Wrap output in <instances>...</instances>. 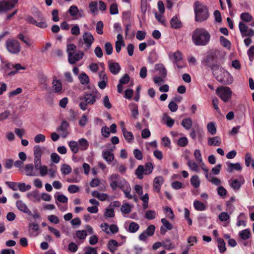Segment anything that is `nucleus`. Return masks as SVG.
<instances>
[{
  "mask_svg": "<svg viewBox=\"0 0 254 254\" xmlns=\"http://www.w3.org/2000/svg\"><path fill=\"white\" fill-rule=\"evenodd\" d=\"M192 38L195 45L204 46L209 44L211 35L205 29L199 28L193 31Z\"/></svg>",
  "mask_w": 254,
  "mask_h": 254,
  "instance_id": "obj_1",
  "label": "nucleus"
},
{
  "mask_svg": "<svg viewBox=\"0 0 254 254\" xmlns=\"http://www.w3.org/2000/svg\"><path fill=\"white\" fill-rule=\"evenodd\" d=\"M193 10L196 21L201 22L208 19L209 15L208 7L203 3L195 1L193 3Z\"/></svg>",
  "mask_w": 254,
  "mask_h": 254,
  "instance_id": "obj_2",
  "label": "nucleus"
},
{
  "mask_svg": "<svg viewBox=\"0 0 254 254\" xmlns=\"http://www.w3.org/2000/svg\"><path fill=\"white\" fill-rule=\"evenodd\" d=\"M212 69L213 75L218 81L225 84H229L232 83V76L224 69L217 65L213 66Z\"/></svg>",
  "mask_w": 254,
  "mask_h": 254,
  "instance_id": "obj_3",
  "label": "nucleus"
},
{
  "mask_svg": "<svg viewBox=\"0 0 254 254\" xmlns=\"http://www.w3.org/2000/svg\"><path fill=\"white\" fill-rule=\"evenodd\" d=\"M34 151V163L36 170H39L40 175L41 177L46 176L47 172V166L42 165L41 155L42 148L39 145H35L33 148Z\"/></svg>",
  "mask_w": 254,
  "mask_h": 254,
  "instance_id": "obj_4",
  "label": "nucleus"
},
{
  "mask_svg": "<svg viewBox=\"0 0 254 254\" xmlns=\"http://www.w3.org/2000/svg\"><path fill=\"white\" fill-rule=\"evenodd\" d=\"M98 93L97 92H92L91 93L85 94L84 97L80 98L81 102L79 107L83 111L87 109L88 105L93 104L96 100Z\"/></svg>",
  "mask_w": 254,
  "mask_h": 254,
  "instance_id": "obj_5",
  "label": "nucleus"
},
{
  "mask_svg": "<svg viewBox=\"0 0 254 254\" xmlns=\"http://www.w3.org/2000/svg\"><path fill=\"white\" fill-rule=\"evenodd\" d=\"M216 93L220 99L224 102H228L231 99L232 92L228 87H219L216 89Z\"/></svg>",
  "mask_w": 254,
  "mask_h": 254,
  "instance_id": "obj_6",
  "label": "nucleus"
},
{
  "mask_svg": "<svg viewBox=\"0 0 254 254\" xmlns=\"http://www.w3.org/2000/svg\"><path fill=\"white\" fill-rule=\"evenodd\" d=\"M109 181L112 190H116L118 188L121 189L122 185L123 184L122 183L123 181H126V180L123 178H121L118 174L114 173L109 176Z\"/></svg>",
  "mask_w": 254,
  "mask_h": 254,
  "instance_id": "obj_7",
  "label": "nucleus"
},
{
  "mask_svg": "<svg viewBox=\"0 0 254 254\" xmlns=\"http://www.w3.org/2000/svg\"><path fill=\"white\" fill-rule=\"evenodd\" d=\"M7 50L11 54H16L18 53L21 49L19 42L14 39H8L5 43Z\"/></svg>",
  "mask_w": 254,
  "mask_h": 254,
  "instance_id": "obj_8",
  "label": "nucleus"
},
{
  "mask_svg": "<svg viewBox=\"0 0 254 254\" xmlns=\"http://www.w3.org/2000/svg\"><path fill=\"white\" fill-rule=\"evenodd\" d=\"M37 170L35 168V165H33L31 163L26 164L22 169L19 170L21 173L30 177L38 176Z\"/></svg>",
  "mask_w": 254,
  "mask_h": 254,
  "instance_id": "obj_9",
  "label": "nucleus"
},
{
  "mask_svg": "<svg viewBox=\"0 0 254 254\" xmlns=\"http://www.w3.org/2000/svg\"><path fill=\"white\" fill-rule=\"evenodd\" d=\"M26 20L28 23L34 25L40 28L43 29L47 27V24L46 23V21L42 15H39L38 16V20L39 21V22L36 20L32 16L28 17L26 19Z\"/></svg>",
  "mask_w": 254,
  "mask_h": 254,
  "instance_id": "obj_10",
  "label": "nucleus"
},
{
  "mask_svg": "<svg viewBox=\"0 0 254 254\" xmlns=\"http://www.w3.org/2000/svg\"><path fill=\"white\" fill-rule=\"evenodd\" d=\"M239 28L243 37H252L254 36V30L249 28L247 24L243 22H239Z\"/></svg>",
  "mask_w": 254,
  "mask_h": 254,
  "instance_id": "obj_11",
  "label": "nucleus"
},
{
  "mask_svg": "<svg viewBox=\"0 0 254 254\" xmlns=\"http://www.w3.org/2000/svg\"><path fill=\"white\" fill-rule=\"evenodd\" d=\"M18 0H2L0 1V13L6 12L12 9L17 3Z\"/></svg>",
  "mask_w": 254,
  "mask_h": 254,
  "instance_id": "obj_12",
  "label": "nucleus"
},
{
  "mask_svg": "<svg viewBox=\"0 0 254 254\" xmlns=\"http://www.w3.org/2000/svg\"><path fill=\"white\" fill-rule=\"evenodd\" d=\"M52 89L54 93L61 94L64 92L62 82L54 77L52 82Z\"/></svg>",
  "mask_w": 254,
  "mask_h": 254,
  "instance_id": "obj_13",
  "label": "nucleus"
},
{
  "mask_svg": "<svg viewBox=\"0 0 254 254\" xmlns=\"http://www.w3.org/2000/svg\"><path fill=\"white\" fill-rule=\"evenodd\" d=\"M2 61V67L8 68H13L15 69L14 71L10 72V74L14 75V74H16L20 69H22V70L25 69V67L24 66H22L19 64H10L9 63H8L5 61Z\"/></svg>",
  "mask_w": 254,
  "mask_h": 254,
  "instance_id": "obj_14",
  "label": "nucleus"
},
{
  "mask_svg": "<svg viewBox=\"0 0 254 254\" xmlns=\"http://www.w3.org/2000/svg\"><path fill=\"white\" fill-rule=\"evenodd\" d=\"M203 135V130L197 123H195L193 125L191 129V138H201Z\"/></svg>",
  "mask_w": 254,
  "mask_h": 254,
  "instance_id": "obj_15",
  "label": "nucleus"
},
{
  "mask_svg": "<svg viewBox=\"0 0 254 254\" xmlns=\"http://www.w3.org/2000/svg\"><path fill=\"white\" fill-rule=\"evenodd\" d=\"M82 38L86 48H90L94 41L92 34L90 32H85L82 35Z\"/></svg>",
  "mask_w": 254,
  "mask_h": 254,
  "instance_id": "obj_16",
  "label": "nucleus"
},
{
  "mask_svg": "<svg viewBox=\"0 0 254 254\" xmlns=\"http://www.w3.org/2000/svg\"><path fill=\"white\" fill-rule=\"evenodd\" d=\"M83 56V53L81 51H78L76 53L73 52L72 54L70 53L68 57V61L70 64H74L76 62L81 60Z\"/></svg>",
  "mask_w": 254,
  "mask_h": 254,
  "instance_id": "obj_17",
  "label": "nucleus"
},
{
  "mask_svg": "<svg viewBox=\"0 0 254 254\" xmlns=\"http://www.w3.org/2000/svg\"><path fill=\"white\" fill-rule=\"evenodd\" d=\"M68 124L66 121H63L60 127L57 129V131L59 132L62 137L65 138L68 135Z\"/></svg>",
  "mask_w": 254,
  "mask_h": 254,
  "instance_id": "obj_18",
  "label": "nucleus"
},
{
  "mask_svg": "<svg viewBox=\"0 0 254 254\" xmlns=\"http://www.w3.org/2000/svg\"><path fill=\"white\" fill-rule=\"evenodd\" d=\"M39 226L36 223H30L28 225V233L30 237H35L39 234Z\"/></svg>",
  "mask_w": 254,
  "mask_h": 254,
  "instance_id": "obj_19",
  "label": "nucleus"
},
{
  "mask_svg": "<svg viewBox=\"0 0 254 254\" xmlns=\"http://www.w3.org/2000/svg\"><path fill=\"white\" fill-rule=\"evenodd\" d=\"M245 180L243 178H240L239 179H231L229 181V184L232 188L235 190H239L242 185L244 184Z\"/></svg>",
  "mask_w": 254,
  "mask_h": 254,
  "instance_id": "obj_20",
  "label": "nucleus"
},
{
  "mask_svg": "<svg viewBox=\"0 0 254 254\" xmlns=\"http://www.w3.org/2000/svg\"><path fill=\"white\" fill-rule=\"evenodd\" d=\"M112 151H113V149L110 151L103 150L102 152V156L108 164H110L115 159L114 154L112 153Z\"/></svg>",
  "mask_w": 254,
  "mask_h": 254,
  "instance_id": "obj_21",
  "label": "nucleus"
},
{
  "mask_svg": "<svg viewBox=\"0 0 254 254\" xmlns=\"http://www.w3.org/2000/svg\"><path fill=\"white\" fill-rule=\"evenodd\" d=\"M168 56L170 58H173L172 60L173 63L176 64L178 68H181L182 67V65H180L178 64V63L182 60V54L179 51H177L175 53H170Z\"/></svg>",
  "mask_w": 254,
  "mask_h": 254,
  "instance_id": "obj_22",
  "label": "nucleus"
},
{
  "mask_svg": "<svg viewBox=\"0 0 254 254\" xmlns=\"http://www.w3.org/2000/svg\"><path fill=\"white\" fill-rule=\"evenodd\" d=\"M164 183V179L162 176L155 177L153 180V188L154 191L159 192L160 191L161 187Z\"/></svg>",
  "mask_w": 254,
  "mask_h": 254,
  "instance_id": "obj_23",
  "label": "nucleus"
},
{
  "mask_svg": "<svg viewBox=\"0 0 254 254\" xmlns=\"http://www.w3.org/2000/svg\"><path fill=\"white\" fill-rule=\"evenodd\" d=\"M16 206L19 211L28 215H31V211L28 208L27 205L22 200H19L17 201L16 202Z\"/></svg>",
  "mask_w": 254,
  "mask_h": 254,
  "instance_id": "obj_24",
  "label": "nucleus"
},
{
  "mask_svg": "<svg viewBox=\"0 0 254 254\" xmlns=\"http://www.w3.org/2000/svg\"><path fill=\"white\" fill-rule=\"evenodd\" d=\"M122 183L123 184L122 185L121 189L124 192L126 197L128 199H132L133 196L130 193L131 188L129 184L127 181H123Z\"/></svg>",
  "mask_w": 254,
  "mask_h": 254,
  "instance_id": "obj_25",
  "label": "nucleus"
},
{
  "mask_svg": "<svg viewBox=\"0 0 254 254\" xmlns=\"http://www.w3.org/2000/svg\"><path fill=\"white\" fill-rule=\"evenodd\" d=\"M108 65L110 72L114 75L118 74L121 70V66L118 63L109 61Z\"/></svg>",
  "mask_w": 254,
  "mask_h": 254,
  "instance_id": "obj_26",
  "label": "nucleus"
},
{
  "mask_svg": "<svg viewBox=\"0 0 254 254\" xmlns=\"http://www.w3.org/2000/svg\"><path fill=\"white\" fill-rule=\"evenodd\" d=\"M27 197L31 201L36 202L41 201V196L38 191H32L26 194Z\"/></svg>",
  "mask_w": 254,
  "mask_h": 254,
  "instance_id": "obj_27",
  "label": "nucleus"
},
{
  "mask_svg": "<svg viewBox=\"0 0 254 254\" xmlns=\"http://www.w3.org/2000/svg\"><path fill=\"white\" fill-rule=\"evenodd\" d=\"M154 72H157L158 75H163V77H166L167 70L162 64H157L155 65Z\"/></svg>",
  "mask_w": 254,
  "mask_h": 254,
  "instance_id": "obj_28",
  "label": "nucleus"
},
{
  "mask_svg": "<svg viewBox=\"0 0 254 254\" xmlns=\"http://www.w3.org/2000/svg\"><path fill=\"white\" fill-rule=\"evenodd\" d=\"M170 23L171 27L173 29H179L182 27V23L177 15L171 18Z\"/></svg>",
  "mask_w": 254,
  "mask_h": 254,
  "instance_id": "obj_29",
  "label": "nucleus"
},
{
  "mask_svg": "<svg viewBox=\"0 0 254 254\" xmlns=\"http://www.w3.org/2000/svg\"><path fill=\"white\" fill-rule=\"evenodd\" d=\"M117 40L116 42V50L119 53L121 50L122 46H125V43L122 34L119 33L117 36Z\"/></svg>",
  "mask_w": 254,
  "mask_h": 254,
  "instance_id": "obj_30",
  "label": "nucleus"
},
{
  "mask_svg": "<svg viewBox=\"0 0 254 254\" xmlns=\"http://www.w3.org/2000/svg\"><path fill=\"white\" fill-rule=\"evenodd\" d=\"M227 172L229 173H232L234 170L236 171H241L242 167L239 163H232L227 162Z\"/></svg>",
  "mask_w": 254,
  "mask_h": 254,
  "instance_id": "obj_31",
  "label": "nucleus"
},
{
  "mask_svg": "<svg viewBox=\"0 0 254 254\" xmlns=\"http://www.w3.org/2000/svg\"><path fill=\"white\" fill-rule=\"evenodd\" d=\"M221 144V139L218 136L208 138V144L209 145L218 146H220Z\"/></svg>",
  "mask_w": 254,
  "mask_h": 254,
  "instance_id": "obj_32",
  "label": "nucleus"
},
{
  "mask_svg": "<svg viewBox=\"0 0 254 254\" xmlns=\"http://www.w3.org/2000/svg\"><path fill=\"white\" fill-rule=\"evenodd\" d=\"M91 195L93 197H96L100 201H102L106 200L108 197L107 194L105 193H100L96 190L92 191L91 193Z\"/></svg>",
  "mask_w": 254,
  "mask_h": 254,
  "instance_id": "obj_33",
  "label": "nucleus"
},
{
  "mask_svg": "<svg viewBox=\"0 0 254 254\" xmlns=\"http://www.w3.org/2000/svg\"><path fill=\"white\" fill-rule=\"evenodd\" d=\"M119 246H120V245L116 240H111L108 242V248L112 253H114L116 251Z\"/></svg>",
  "mask_w": 254,
  "mask_h": 254,
  "instance_id": "obj_34",
  "label": "nucleus"
},
{
  "mask_svg": "<svg viewBox=\"0 0 254 254\" xmlns=\"http://www.w3.org/2000/svg\"><path fill=\"white\" fill-rule=\"evenodd\" d=\"M239 235L242 240H247L251 237V234L250 230L247 229L239 232Z\"/></svg>",
  "mask_w": 254,
  "mask_h": 254,
  "instance_id": "obj_35",
  "label": "nucleus"
},
{
  "mask_svg": "<svg viewBox=\"0 0 254 254\" xmlns=\"http://www.w3.org/2000/svg\"><path fill=\"white\" fill-rule=\"evenodd\" d=\"M251 164L252 168L254 169V159L252 158L250 153H247L245 156V164L246 166L249 167Z\"/></svg>",
  "mask_w": 254,
  "mask_h": 254,
  "instance_id": "obj_36",
  "label": "nucleus"
},
{
  "mask_svg": "<svg viewBox=\"0 0 254 254\" xmlns=\"http://www.w3.org/2000/svg\"><path fill=\"white\" fill-rule=\"evenodd\" d=\"M218 248L220 253H223L226 250V243L222 238L217 239Z\"/></svg>",
  "mask_w": 254,
  "mask_h": 254,
  "instance_id": "obj_37",
  "label": "nucleus"
},
{
  "mask_svg": "<svg viewBox=\"0 0 254 254\" xmlns=\"http://www.w3.org/2000/svg\"><path fill=\"white\" fill-rule=\"evenodd\" d=\"M79 80L82 85H85L89 82V76L84 72H82L79 74L78 76Z\"/></svg>",
  "mask_w": 254,
  "mask_h": 254,
  "instance_id": "obj_38",
  "label": "nucleus"
},
{
  "mask_svg": "<svg viewBox=\"0 0 254 254\" xmlns=\"http://www.w3.org/2000/svg\"><path fill=\"white\" fill-rule=\"evenodd\" d=\"M205 177L209 182L215 185L218 186L221 184L220 180L211 176L210 174L209 175L208 173L205 174Z\"/></svg>",
  "mask_w": 254,
  "mask_h": 254,
  "instance_id": "obj_39",
  "label": "nucleus"
},
{
  "mask_svg": "<svg viewBox=\"0 0 254 254\" xmlns=\"http://www.w3.org/2000/svg\"><path fill=\"white\" fill-rule=\"evenodd\" d=\"M124 135V137L125 138L126 141L128 143L132 142L134 140V136L132 133L130 131L125 130V131L122 132Z\"/></svg>",
  "mask_w": 254,
  "mask_h": 254,
  "instance_id": "obj_40",
  "label": "nucleus"
},
{
  "mask_svg": "<svg viewBox=\"0 0 254 254\" xmlns=\"http://www.w3.org/2000/svg\"><path fill=\"white\" fill-rule=\"evenodd\" d=\"M78 144L80 148L82 150H85L87 149L89 146L88 141L85 138H82L78 140Z\"/></svg>",
  "mask_w": 254,
  "mask_h": 254,
  "instance_id": "obj_41",
  "label": "nucleus"
},
{
  "mask_svg": "<svg viewBox=\"0 0 254 254\" xmlns=\"http://www.w3.org/2000/svg\"><path fill=\"white\" fill-rule=\"evenodd\" d=\"M193 206L195 209L198 211H203L206 208L204 204L198 200H195L194 201Z\"/></svg>",
  "mask_w": 254,
  "mask_h": 254,
  "instance_id": "obj_42",
  "label": "nucleus"
},
{
  "mask_svg": "<svg viewBox=\"0 0 254 254\" xmlns=\"http://www.w3.org/2000/svg\"><path fill=\"white\" fill-rule=\"evenodd\" d=\"M246 219V216L244 213H241L238 217H237V225L238 227H240L242 225L245 227L246 226V223L245 220Z\"/></svg>",
  "mask_w": 254,
  "mask_h": 254,
  "instance_id": "obj_43",
  "label": "nucleus"
},
{
  "mask_svg": "<svg viewBox=\"0 0 254 254\" xmlns=\"http://www.w3.org/2000/svg\"><path fill=\"white\" fill-rule=\"evenodd\" d=\"M47 170L46 172V176L48 174L50 178H52V179L55 178L56 176V174L57 173V167H53L50 169H48V167L47 166Z\"/></svg>",
  "mask_w": 254,
  "mask_h": 254,
  "instance_id": "obj_44",
  "label": "nucleus"
},
{
  "mask_svg": "<svg viewBox=\"0 0 254 254\" xmlns=\"http://www.w3.org/2000/svg\"><path fill=\"white\" fill-rule=\"evenodd\" d=\"M72 169L71 167L67 164H63L61 166V171L64 175H67L70 174L71 172Z\"/></svg>",
  "mask_w": 254,
  "mask_h": 254,
  "instance_id": "obj_45",
  "label": "nucleus"
},
{
  "mask_svg": "<svg viewBox=\"0 0 254 254\" xmlns=\"http://www.w3.org/2000/svg\"><path fill=\"white\" fill-rule=\"evenodd\" d=\"M71 151L74 154L77 153L79 151L78 143L75 141H71L68 143Z\"/></svg>",
  "mask_w": 254,
  "mask_h": 254,
  "instance_id": "obj_46",
  "label": "nucleus"
},
{
  "mask_svg": "<svg viewBox=\"0 0 254 254\" xmlns=\"http://www.w3.org/2000/svg\"><path fill=\"white\" fill-rule=\"evenodd\" d=\"M104 216L106 219L110 218H113L115 217V211L113 208H111L109 206L107 208L104 212Z\"/></svg>",
  "mask_w": 254,
  "mask_h": 254,
  "instance_id": "obj_47",
  "label": "nucleus"
},
{
  "mask_svg": "<svg viewBox=\"0 0 254 254\" xmlns=\"http://www.w3.org/2000/svg\"><path fill=\"white\" fill-rule=\"evenodd\" d=\"M31 186L30 185H26L24 183H18V189L22 192H25L30 190Z\"/></svg>",
  "mask_w": 254,
  "mask_h": 254,
  "instance_id": "obj_48",
  "label": "nucleus"
},
{
  "mask_svg": "<svg viewBox=\"0 0 254 254\" xmlns=\"http://www.w3.org/2000/svg\"><path fill=\"white\" fill-rule=\"evenodd\" d=\"M144 174V168L142 165H139L135 170V175L139 179L143 178V174Z\"/></svg>",
  "mask_w": 254,
  "mask_h": 254,
  "instance_id": "obj_49",
  "label": "nucleus"
},
{
  "mask_svg": "<svg viewBox=\"0 0 254 254\" xmlns=\"http://www.w3.org/2000/svg\"><path fill=\"white\" fill-rule=\"evenodd\" d=\"M129 106L131 108V112L132 117L134 118H136L139 114L137 105L134 103H131L130 104Z\"/></svg>",
  "mask_w": 254,
  "mask_h": 254,
  "instance_id": "obj_50",
  "label": "nucleus"
},
{
  "mask_svg": "<svg viewBox=\"0 0 254 254\" xmlns=\"http://www.w3.org/2000/svg\"><path fill=\"white\" fill-rule=\"evenodd\" d=\"M139 228V226L137 223L132 222L129 225L128 231L130 233H134L138 230Z\"/></svg>",
  "mask_w": 254,
  "mask_h": 254,
  "instance_id": "obj_51",
  "label": "nucleus"
},
{
  "mask_svg": "<svg viewBox=\"0 0 254 254\" xmlns=\"http://www.w3.org/2000/svg\"><path fill=\"white\" fill-rule=\"evenodd\" d=\"M207 129L209 132L212 135H214L216 133V127L214 122H210L207 125Z\"/></svg>",
  "mask_w": 254,
  "mask_h": 254,
  "instance_id": "obj_52",
  "label": "nucleus"
},
{
  "mask_svg": "<svg viewBox=\"0 0 254 254\" xmlns=\"http://www.w3.org/2000/svg\"><path fill=\"white\" fill-rule=\"evenodd\" d=\"M214 59V55L212 53L209 54L203 60V62L208 66H211L213 63Z\"/></svg>",
  "mask_w": 254,
  "mask_h": 254,
  "instance_id": "obj_53",
  "label": "nucleus"
},
{
  "mask_svg": "<svg viewBox=\"0 0 254 254\" xmlns=\"http://www.w3.org/2000/svg\"><path fill=\"white\" fill-rule=\"evenodd\" d=\"M131 206L127 203H124L121 208V211L123 213L128 214L130 212Z\"/></svg>",
  "mask_w": 254,
  "mask_h": 254,
  "instance_id": "obj_54",
  "label": "nucleus"
},
{
  "mask_svg": "<svg viewBox=\"0 0 254 254\" xmlns=\"http://www.w3.org/2000/svg\"><path fill=\"white\" fill-rule=\"evenodd\" d=\"M220 41L221 45L228 49H230L231 47V42L226 38L224 37L223 36H220Z\"/></svg>",
  "mask_w": 254,
  "mask_h": 254,
  "instance_id": "obj_55",
  "label": "nucleus"
},
{
  "mask_svg": "<svg viewBox=\"0 0 254 254\" xmlns=\"http://www.w3.org/2000/svg\"><path fill=\"white\" fill-rule=\"evenodd\" d=\"M240 18L243 21L246 22H249L253 19L252 16L248 12L241 13Z\"/></svg>",
  "mask_w": 254,
  "mask_h": 254,
  "instance_id": "obj_56",
  "label": "nucleus"
},
{
  "mask_svg": "<svg viewBox=\"0 0 254 254\" xmlns=\"http://www.w3.org/2000/svg\"><path fill=\"white\" fill-rule=\"evenodd\" d=\"M163 120L165 121L167 126L169 127H172L175 122L173 119L167 115L164 116Z\"/></svg>",
  "mask_w": 254,
  "mask_h": 254,
  "instance_id": "obj_57",
  "label": "nucleus"
},
{
  "mask_svg": "<svg viewBox=\"0 0 254 254\" xmlns=\"http://www.w3.org/2000/svg\"><path fill=\"white\" fill-rule=\"evenodd\" d=\"M56 194H55L54 196L57 200L62 203H67L68 198L65 195L62 194H58V192H57Z\"/></svg>",
  "mask_w": 254,
  "mask_h": 254,
  "instance_id": "obj_58",
  "label": "nucleus"
},
{
  "mask_svg": "<svg viewBox=\"0 0 254 254\" xmlns=\"http://www.w3.org/2000/svg\"><path fill=\"white\" fill-rule=\"evenodd\" d=\"M200 184V181L197 175L191 177V185L196 189H198Z\"/></svg>",
  "mask_w": 254,
  "mask_h": 254,
  "instance_id": "obj_59",
  "label": "nucleus"
},
{
  "mask_svg": "<svg viewBox=\"0 0 254 254\" xmlns=\"http://www.w3.org/2000/svg\"><path fill=\"white\" fill-rule=\"evenodd\" d=\"M166 78V77H163V75H156L153 76V79L154 82V83L158 85H160L162 83L164 82V79Z\"/></svg>",
  "mask_w": 254,
  "mask_h": 254,
  "instance_id": "obj_60",
  "label": "nucleus"
},
{
  "mask_svg": "<svg viewBox=\"0 0 254 254\" xmlns=\"http://www.w3.org/2000/svg\"><path fill=\"white\" fill-rule=\"evenodd\" d=\"M18 38L23 42L27 46L30 47L32 45V42L28 38L25 37L22 34H19L17 36Z\"/></svg>",
  "mask_w": 254,
  "mask_h": 254,
  "instance_id": "obj_61",
  "label": "nucleus"
},
{
  "mask_svg": "<svg viewBox=\"0 0 254 254\" xmlns=\"http://www.w3.org/2000/svg\"><path fill=\"white\" fill-rule=\"evenodd\" d=\"M144 174L148 175L151 173L153 169V165L151 163L148 162L145 164L144 166Z\"/></svg>",
  "mask_w": 254,
  "mask_h": 254,
  "instance_id": "obj_62",
  "label": "nucleus"
},
{
  "mask_svg": "<svg viewBox=\"0 0 254 254\" xmlns=\"http://www.w3.org/2000/svg\"><path fill=\"white\" fill-rule=\"evenodd\" d=\"M47 77L45 75H42L39 79L40 84L44 89H47L48 86Z\"/></svg>",
  "mask_w": 254,
  "mask_h": 254,
  "instance_id": "obj_63",
  "label": "nucleus"
},
{
  "mask_svg": "<svg viewBox=\"0 0 254 254\" xmlns=\"http://www.w3.org/2000/svg\"><path fill=\"white\" fill-rule=\"evenodd\" d=\"M78 12V8L77 6L72 5L68 9V12L71 16H76Z\"/></svg>",
  "mask_w": 254,
  "mask_h": 254,
  "instance_id": "obj_64",
  "label": "nucleus"
}]
</instances>
